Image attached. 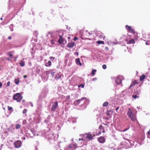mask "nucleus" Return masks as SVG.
I'll list each match as a JSON object with an SVG mask.
<instances>
[{
    "label": "nucleus",
    "mask_w": 150,
    "mask_h": 150,
    "mask_svg": "<svg viewBox=\"0 0 150 150\" xmlns=\"http://www.w3.org/2000/svg\"><path fill=\"white\" fill-rule=\"evenodd\" d=\"M127 115L129 117L132 121H134L136 120V116L135 114L132 112L131 109L129 108L127 112Z\"/></svg>",
    "instance_id": "f257e3e1"
},
{
    "label": "nucleus",
    "mask_w": 150,
    "mask_h": 150,
    "mask_svg": "<svg viewBox=\"0 0 150 150\" xmlns=\"http://www.w3.org/2000/svg\"><path fill=\"white\" fill-rule=\"evenodd\" d=\"M93 34V33L88 32V31L86 30L83 33V35H82V38L83 39H88V40H91V39L89 38H88V37H90L91 38V35Z\"/></svg>",
    "instance_id": "f03ea898"
},
{
    "label": "nucleus",
    "mask_w": 150,
    "mask_h": 150,
    "mask_svg": "<svg viewBox=\"0 0 150 150\" xmlns=\"http://www.w3.org/2000/svg\"><path fill=\"white\" fill-rule=\"evenodd\" d=\"M23 96H21L19 93H16L13 96V99L16 100L17 102H20Z\"/></svg>",
    "instance_id": "7ed1b4c3"
},
{
    "label": "nucleus",
    "mask_w": 150,
    "mask_h": 150,
    "mask_svg": "<svg viewBox=\"0 0 150 150\" xmlns=\"http://www.w3.org/2000/svg\"><path fill=\"white\" fill-rule=\"evenodd\" d=\"M22 144V142L21 141L17 140L14 143V146L16 148H19L21 146Z\"/></svg>",
    "instance_id": "20e7f679"
},
{
    "label": "nucleus",
    "mask_w": 150,
    "mask_h": 150,
    "mask_svg": "<svg viewBox=\"0 0 150 150\" xmlns=\"http://www.w3.org/2000/svg\"><path fill=\"white\" fill-rule=\"evenodd\" d=\"M125 28L127 30L129 31L130 32L134 34L135 32L134 30L131 28V26H129L127 25H126L125 26Z\"/></svg>",
    "instance_id": "39448f33"
},
{
    "label": "nucleus",
    "mask_w": 150,
    "mask_h": 150,
    "mask_svg": "<svg viewBox=\"0 0 150 150\" xmlns=\"http://www.w3.org/2000/svg\"><path fill=\"white\" fill-rule=\"evenodd\" d=\"M84 135L86 136V138L89 140H92L93 139V136H92L90 132L88 133L85 134Z\"/></svg>",
    "instance_id": "423d86ee"
},
{
    "label": "nucleus",
    "mask_w": 150,
    "mask_h": 150,
    "mask_svg": "<svg viewBox=\"0 0 150 150\" xmlns=\"http://www.w3.org/2000/svg\"><path fill=\"white\" fill-rule=\"evenodd\" d=\"M98 140L100 143H103L105 142V139L103 136H101L98 138Z\"/></svg>",
    "instance_id": "0eeeda50"
},
{
    "label": "nucleus",
    "mask_w": 150,
    "mask_h": 150,
    "mask_svg": "<svg viewBox=\"0 0 150 150\" xmlns=\"http://www.w3.org/2000/svg\"><path fill=\"white\" fill-rule=\"evenodd\" d=\"M58 105V103L57 101H55L54 102V104H53L51 110L54 111L56 109Z\"/></svg>",
    "instance_id": "6e6552de"
},
{
    "label": "nucleus",
    "mask_w": 150,
    "mask_h": 150,
    "mask_svg": "<svg viewBox=\"0 0 150 150\" xmlns=\"http://www.w3.org/2000/svg\"><path fill=\"white\" fill-rule=\"evenodd\" d=\"M85 98L83 97V98H82L80 99L77 100L75 101L74 103V104L76 105L79 104H80V103L81 101L83 100Z\"/></svg>",
    "instance_id": "1a4fd4ad"
},
{
    "label": "nucleus",
    "mask_w": 150,
    "mask_h": 150,
    "mask_svg": "<svg viewBox=\"0 0 150 150\" xmlns=\"http://www.w3.org/2000/svg\"><path fill=\"white\" fill-rule=\"evenodd\" d=\"M75 62L76 64L77 65H79L80 66H81L82 64L80 62V59L79 58L76 59L75 60Z\"/></svg>",
    "instance_id": "9d476101"
},
{
    "label": "nucleus",
    "mask_w": 150,
    "mask_h": 150,
    "mask_svg": "<svg viewBox=\"0 0 150 150\" xmlns=\"http://www.w3.org/2000/svg\"><path fill=\"white\" fill-rule=\"evenodd\" d=\"M75 45V43L74 42H72L71 43H68L67 45V46L69 48L72 47Z\"/></svg>",
    "instance_id": "9b49d317"
},
{
    "label": "nucleus",
    "mask_w": 150,
    "mask_h": 150,
    "mask_svg": "<svg viewBox=\"0 0 150 150\" xmlns=\"http://www.w3.org/2000/svg\"><path fill=\"white\" fill-rule=\"evenodd\" d=\"M59 38L58 40V42L59 43H64V41H65L63 38H62V36L60 35L59 37Z\"/></svg>",
    "instance_id": "f8f14e48"
},
{
    "label": "nucleus",
    "mask_w": 150,
    "mask_h": 150,
    "mask_svg": "<svg viewBox=\"0 0 150 150\" xmlns=\"http://www.w3.org/2000/svg\"><path fill=\"white\" fill-rule=\"evenodd\" d=\"M115 81L116 83L118 84H120L122 82L121 79L119 77L117 78Z\"/></svg>",
    "instance_id": "ddd939ff"
},
{
    "label": "nucleus",
    "mask_w": 150,
    "mask_h": 150,
    "mask_svg": "<svg viewBox=\"0 0 150 150\" xmlns=\"http://www.w3.org/2000/svg\"><path fill=\"white\" fill-rule=\"evenodd\" d=\"M14 82L17 85H18L20 82V80L19 78L15 79H14Z\"/></svg>",
    "instance_id": "4468645a"
},
{
    "label": "nucleus",
    "mask_w": 150,
    "mask_h": 150,
    "mask_svg": "<svg viewBox=\"0 0 150 150\" xmlns=\"http://www.w3.org/2000/svg\"><path fill=\"white\" fill-rule=\"evenodd\" d=\"M135 41L134 39H132L129 41L127 42V44H134L135 43Z\"/></svg>",
    "instance_id": "2eb2a0df"
},
{
    "label": "nucleus",
    "mask_w": 150,
    "mask_h": 150,
    "mask_svg": "<svg viewBox=\"0 0 150 150\" xmlns=\"http://www.w3.org/2000/svg\"><path fill=\"white\" fill-rule=\"evenodd\" d=\"M145 77H146V76L145 75H142V76H141L140 77V78H139L140 80L141 81H142L145 78Z\"/></svg>",
    "instance_id": "dca6fc26"
},
{
    "label": "nucleus",
    "mask_w": 150,
    "mask_h": 150,
    "mask_svg": "<svg viewBox=\"0 0 150 150\" xmlns=\"http://www.w3.org/2000/svg\"><path fill=\"white\" fill-rule=\"evenodd\" d=\"M98 38L100 39H102L103 40H104L105 38V36L103 34H102V35H99Z\"/></svg>",
    "instance_id": "f3484780"
},
{
    "label": "nucleus",
    "mask_w": 150,
    "mask_h": 150,
    "mask_svg": "<svg viewBox=\"0 0 150 150\" xmlns=\"http://www.w3.org/2000/svg\"><path fill=\"white\" fill-rule=\"evenodd\" d=\"M19 64L21 67H23L25 65V63L24 61H21Z\"/></svg>",
    "instance_id": "a211bd4d"
},
{
    "label": "nucleus",
    "mask_w": 150,
    "mask_h": 150,
    "mask_svg": "<svg viewBox=\"0 0 150 150\" xmlns=\"http://www.w3.org/2000/svg\"><path fill=\"white\" fill-rule=\"evenodd\" d=\"M61 76L60 75H59V74L57 75H56L55 77V79L56 80H58L59 79L61 78Z\"/></svg>",
    "instance_id": "6ab92c4d"
},
{
    "label": "nucleus",
    "mask_w": 150,
    "mask_h": 150,
    "mask_svg": "<svg viewBox=\"0 0 150 150\" xmlns=\"http://www.w3.org/2000/svg\"><path fill=\"white\" fill-rule=\"evenodd\" d=\"M96 43H97L98 44L100 45V44H104V42L103 41H102L100 40H98L96 42Z\"/></svg>",
    "instance_id": "aec40b11"
},
{
    "label": "nucleus",
    "mask_w": 150,
    "mask_h": 150,
    "mask_svg": "<svg viewBox=\"0 0 150 150\" xmlns=\"http://www.w3.org/2000/svg\"><path fill=\"white\" fill-rule=\"evenodd\" d=\"M108 102H105L103 104V106L104 107H106L108 105Z\"/></svg>",
    "instance_id": "412c9836"
},
{
    "label": "nucleus",
    "mask_w": 150,
    "mask_h": 150,
    "mask_svg": "<svg viewBox=\"0 0 150 150\" xmlns=\"http://www.w3.org/2000/svg\"><path fill=\"white\" fill-rule=\"evenodd\" d=\"M47 64H47H45V65L46 67H48V66L49 67L51 66L52 64L51 62L50 61H49L47 63Z\"/></svg>",
    "instance_id": "4be33fe9"
},
{
    "label": "nucleus",
    "mask_w": 150,
    "mask_h": 150,
    "mask_svg": "<svg viewBox=\"0 0 150 150\" xmlns=\"http://www.w3.org/2000/svg\"><path fill=\"white\" fill-rule=\"evenodd\" d=\"M21 127V125L19 124H17L16 125L15 127L16 129H18L20 128Z\"/></svg>",
    "instance_id": "5701e85b"
},
{
    "label": "nucleus",
    "mask_w": 150,
    "mask_h": 150,
    "mask_svg": "<svg viewBox=\"0 0 150 150\" xmlns=\"http://www.w3.org/2000/svg\"><path fill=\"white\" fill-rule=\"evenodd\" d=\"M96 71V69H93L92 71H91V74L93 75H94L95 74V73Z\"/></svg>",
    "instance_id": "b1692460"
},
{
    "label": "nucleus",
    "mask_w": 150,
    "mask_h": 150,
    "mask_svg": "<svg viewBox=\"0 0 150 150\" xmlns=\"http://www.w3.org/2000/svg\"><path fill=\"white\" fill-rule=\"evenodd\" d=\"M8 55L10 57H12L13 56V55L12 54L11 52H10L8 53Z\"/></svg>",
    "instance_id": "393cba45"
},
{
    "label": "nucleus",
    "mask_w": 150,
    "mask_h": 150,
    "mask_svg": "<svg viewBox=\"0 0 150 150\" xmlns=\"http://www.w3.org/2000/svg\"><path fill=\"white\" fill-rule=\"evenodd\" d=\"M111 110H108L106 112V115L108 116H110V112Z\"/></svg>",
    "instance_id": "a878e982"
},
{
    "label": "nucleus",
    "mask_w": 150,
    "mask_h": 150,
    "mask_svg": "<svg viewBox=\"0 0 150 150\" xmlns=\"http://www.w3.org/2000/svg\"><path fill=\"white\" fill-rule=\"evenodd\" d=\"M84 87V85L83 84H81L78 86V87H81L82 88H83Z\"/></svg>",
    "instance_id": "bb28decb"
},
{
    "label": "nucleus",
    "mask_w": 150,
    "mask_h": 150,
    "mask_svg": "<svg viewBox=\"0 0 150 150\" xmlns=\"http://www.w3.org/2000/svg\"><path fill=\"white\" fill-rule=\"evenodd\" d=\"M8 110L12 111L13 110V108L12 107H10L8 106Z\"/></svg>",
    "instance_id": "cd10ccee"
},
{
    "label": "nucleus",
    "mask_w": 150,
    "mask_h": 150,
    "mask_svg": "<svg viewBox=\"0 0 150 150\" xmlns=\"http://www.w3.org/2000/svg\"><path fill=\"white\" fill-rule=\"evenodd\" d=\"M104 127L102 125H100L99 127V129H104Z\"/></svg>",
    "instance_id": "c85d7f7f"
},
{
    "label": "nucleus",
    "mask_w": 150,
    "mask_h": 150,
    "mask_svg": "<svg viewBox=\"0 0 150 150\" xmlns=\"http://www.w3.org/2000/svg\"><path fill=\"white\" fill-rule=\"evenodd\" d=\"M102 67L104 69H105L107 68V67L106 65L103 64L102 66Z\"/></svg>",
    "instance_id": "c756f323"
},
{
    "label": "nucleus",
    "mask_w": 150,
    "mask_h": 150,
    "mask_svg": "<svg viewBox=\"0 0 150 150\" xmlns=\"http://www.w3.org/2000/svg\"><path fill=\"white\" fill-rule=\"evenodd\" d=\"M147 137L148 138L150 139V131L148 132Z\"/></svg>",
    "instance_id": "7c9ffc66"
},
{
    "label": "nucleus",
    "mask_w": 150,
    "mask_h": 150,
    "mask_svg": "<svg viewBox=\"0 0 150 150\" xmlns=\"http://www.w3.org/2000/svg\"><path fill=\"white\" fill-rule=\"evenodd\" d=\"M50 59L52 61L55 58L53 57H50Z\"/></svg>",
    "instance_id": "2f4dec72"
},
{
    "label": "nucleus",
    "mask_w": 150,
    "mask_h": 150,
    "mask_svg": "<svg viewBox=\"0 0 150 150\" xmlns=\"http://www.w3.org/2000/svg\"><path fill=\"white\" fill-rule=\"evenodd\" d=\"M132 97L135 99H136L137 98V95H133L132 96Z\"/></svg>",
    "instance_id": "473e14b6"
},
{
    "label": "nucleus",
    "mask_w": 150,
    "mask_h": 150,
    "mask_svg": "<svg viewBox=\"0 0 150 150\" xmlns=\"http://www.w3.org/2000/svg\"><path fill=\"white\" fill-rule=\"evenodd\" d=\"M27 112V110L26 109H24L23 111V113H26Z\"/></svg>",
    "instance_id": "72a5a7b5"
},
{
    "label": "nucleus",
    "mask_w": 150,
    "mask_h": 150,
    "mask_svg": "<svg viewBox=\"0 0 150 150\" xmlns=\"http://www.w3.org/2000/svg\"><path fill=\"white\" fill-rule=\"evenodd\" d=\"M10 81H8L7 82V85L6 86H10Z\"/></svg>",
    "instance_id": "f704fd0d"
},
{
    "label": "nucleus",
    "mask_w": 150,
    "mask_h": 150,
    "mask_svg": "<svg viewBox=\"0 0 150 150\" xmlns=\"http://www.w3.org/2000/svg\"><path fill=\"white\" fill-rule=\"evenodd\" d=\"M72 146H73L75 148L77 147V144H72Z\"/></svg>",
    "instance_id": "c9c22d12"
},
{
    "label": "nucleus",
    "mask_w": 150,
    "mask_h": 150,
    "mask_svg": "<svg viewBox=\"0 0 150 150\" xmlns=\"http://www.w3.org/2000/svg\"><path fill=\"white\" fill-rule=\"evenodd\" d=\"M134 85L136 84V83H137V81H136L135 80H134V81H133V83H132Z\"/></svg>",
    "instance_id": "e433bc0d"
},
{
    "label": "nucleus",
    "mask_w": 150,
    "mask_h": 150,
    "mask_svg": "<svg viewBox=\"0 0 150 150\" xmlns=\"http://www.w3.org/2000/svg\"><path fill=\"white\" fill-rule=\"evenodd\" d=\"M129 129V128H126L125 129H124V130H122L123 132H125L127 130H128Z\"/></svg>",
    "instance_id": "4c0bfd02"
},
{
    "label": "nucleus",
    "mask_w": 150,
    "mask_h": 150,
    "mask_svg": "<svg viewBox=\"0 0 150 150\" xmlns=\"http://www.w3.org/2000/svg\"><path fill=\"white\" fill-rule=\"evenodd\" d=\"M119 106L117 107L116 108V112H117V110L119 109Z\"/></svg>",
    "instance_id": "58836bf2"
},
{
    "label": "nucleus",
    "mask_w": 150,
    "mask_h": 150,
    "mask_svg": "<svg viewBox=\"0 0 150 150\" xmlns=\"http://www.w3.org/2000/svg\"><path fill=\"white\" fill-rule=\"evenodd\" d=\"M78 38L77 37H75L74 38V40H77L78 39Z\"/></svg>",
    "instance_id": "ea45409f"
},
{
    "label": "nucleus",
    "mask_w": 150,
    "mask_h": 150,
    "mask_svg": "<svg viewBox=\"0 0 150 150\" xmlns=\"http://www.w3.org/2000/svg\"><path fill=\"white\" fill-rule=\"evenodd\" d=\"M134 85L133 83H132V84H131V85H130L129 88H130L131 87H132Z\"/></svg>",
    "instance_id": "a19ab883"
},
{
    "label": "nucleus",
    "mask_w": 150,
    "mask_h": 150,
    "mask_svg": "<svg viewBox=\"0 0 150 150\" xmlns=\"http://www.w3.org/2000/svg\"><path fill=\"white\" fill-rule=\"evenodd\" d=\"M66 98L67 100H69L70 98V96H67Z\"/></svg>",
    "instance_id": "79ce46f5"
},
{
    "label": "nucleus",
    "mask_w": 150,
    "mask_h": 150,
    "mask_svg": "<svg viewBox=\"0 0 150 150\" xmlns=\"http://www.w3.org/2000/svg\"><path fill=\"white\" fill-rule=\"evenodd\" d=\"M2 85V83L1 82H0V88H1Z\"/></svg>",
    "instance_id": "37998d69"
},
{
    "label": "nucleus",
    "mask_w": 150,
    "mask_h": 150,
    "mask_svg": "<svg viewBox=\"0 0 150 150\" xmlns=\"http://www.w3.org/2000/svg\"><path fill=\"white\" fill-rule=\"evenodd\" d=\"M27 77V75H24V76H23V77H24V78H26V77Z\"/></svg>",
    "instance_id": "c03bdc74"
},
{
    "label": "nucleus",
    "mask_w": 150,
    "mask_h": 150,
    "mask_svg": "<svg viewBox=\"0 0 150 150\" xmlns=\"http://www.w3.org/2000/svg\"><path fill=\"white\" fill-rule=\"evenodd\" d=\"M10 59H11L10 58H7L6 59H7V60H8V61H10Z\"/></svg>",
    "instance_id": "a18cd8bd"
},
{
    "label": "nucleus",
    "mask_w": 150,
    "mask_h": 150,
    "mask_svg": "<svg viewBox=\"0 0 150 150\" xmlns=\"http://www.w3.org/2000/svg\"><path fill=\"white\" fill-rule=\"evenodd\" d=\"M8 38L9 39H11V37L10 36H9L8 37Z\"/></svg>",
    "instance_id": "49530a36"
},
{
    "label": "nucleus",
    "mask_w": 150,
    "mask_h": 150,
    "mask_svg": "<svg viewBox=\"0 0 150 150\" xmlns=\"http://www.w3.org/2000/svg\"><path fill=\"white\" fill-rule=\"evenodd\" d=\"M14 58H15V61H16V59H17L18 58V57H15Z\"/></svg>",
    "instance_id": "de8ad7c7"
},
{
    "label": "nucleus",
    "mask_w": 150,
    "mask_h": 150,
    "mask_svg": "<svg viewBox=\"0 0 150 150\" xmlns=\"http://www.w3.org/2000/svg\"><path fill=\"white\" fill-rule=\"evenodd\" d=\"M79 141H80V140H83V141L84 140V139H83L82 138L81 139L80 138L79 139Z\"/></svg>",
    "instance_id": "09e8293b"
},
{
    "label": "nucleus",
    "mask_w": 150,
    "mask_h": 150,
    "mask_svg": "<svg viewBox=\"0 0 150 150\" xmlns=\"http://www.w3.org/2000/svg\"><path fill=\"white\" fill-rule=\"evenodd\" d=\"M103 129V133H104L105 132V130H104V129Z\"/></svg>",
    "instance_id": "8fccbe9b"
},
{
    "label": "nucleus",
    "mask_w": 150,
    "mask_h": 150,
    "mask_svg": "<svg viewBox=\"0 0 150 150\" xmlns=\"http://www.w3.org/2000/svg\"><path fill=\"white\" fill-rule=\"evenodd\" d=\"M75 53H76V54H77V55H78L79 54H78V52H75Z\"/></svg>",
    "instance_id": "3c124183"
},
{
    "label": "nucleus",
    "mask_w": 150,
    "mask_h": 150,
    "mask_svg": "<svg viewBox=\"0 0 150 150\" xmlns=\"http://www.w3.org/2000/svg\"><path fill=\"white\" fill-rule=\"evenodd\" d=\"M68 39H70V37H68Z\"/></svg>",
    "instance_id": "603ef678"
},
{
    "label": "nucleus",
    "mask_w": 150,
    "mask_h": 150,
    "mask_svg": "<svg viewBox=\"0 0 150 150\" xmlns=\"http://www.w3.org/2000/svg\"><path fill=\"white\" fill-rule=\"evenodd\" d=\"M146 45H149L146 42Z\"/></svg>",
    "instance_id": "864d4df0"
},
{
    "label": "nucleus",
    "mask_w": 150,
    "mask_h": 150,
    "mask_svg": "<svg viewBox=\"0 0 150 150\" xmlns=\"http://www.w3.org/2000/svg\"><path fill=\"white\" fill-rule=\"evenodd\" d=\"M25 137H24L23 138V139L25 140Z\"/></svg>",
    "instance_id": "5fc2aeb1"
},
{
    "label": "nucleus",
    "mask_w": 150,
    "mask_h": 150,
    "mask_svg": "<svg viewBox=\"0 0 150 150\" xmlns=\"http://www.w3.org/2000/svg\"><path fill=\"white\" fill-rule=\"evenodd\" d=\"M69 147V148H71V146L70 145Z\"/></svg>",
    "instance_id": "6e6d98bb"
},
{
    "label": "nucleus",
    "mask_w": 150,
    "mask_h": 150,
    "mask_svg": "<svg viewBox=\"0 0 150 150\" xmlns=\"http://www.w3.org/2000/svg\"><path fill=\"white\" fill-rule=\"evenodd\" d=\"M24 101H25V100H23V102H24Z\"/></svg>",
    "instance_id": "4d7b16f0"
},
{
    "label": "nucleus",
    "mask_w": 150,
    "mask_h": 150,
    "mask_svg": "<svg viewBox=\"0 0 150 150\" xmlns=\"http://www.w3.org/2000/svg\"><path fill=\"white\" fill-rule=\"evenodd\" d=\"M99 133H100V134H101V132H99Z\"/></svg>",
    "instance_id": "13d9d810"
},
{
    "label": "nucleus",
    "mask_w": 150,
    "mask_h": 150,
    "mask_svg": "<svg viewBox=\"0 0 150 150\" xmlns=\"http://www.w3.org/2000/svg\"><path fill=\"white\" fill-rule=\"evenodd\" d=\"M1 20H2V18H1Z\"/></svg>",
    "instance_id": "bf43d9fd"
},
{
    "label": "nucleus",
    "mask_w": 150,
    "mask_h": 150,
    "mask_svg": "<svg viewBox=\"0 0 150 150\" xmlns=\"http://www.w3.org/2000/svg\"><path fill=\"white\" fill-rule=\"evenodd\" d=\"M96 32H95V33H96Z\"/></svg>",
    "instance_id": "052dcab7"
},
{
    "label": "nucleus",
    "mask_w": 150,
    "mask_h": 150,
    "mask_svg": "<svg viewBox=\"0 0 150 150\" xmlns=\"http://www.w3.org/2000/svg\"><path fill=\"white\" fill-rule=\"evenodd\" d=\"M3 109H5V108H3Z\"/></svg>",
    "instance_id": "680f3d73"
}]
</instances>
